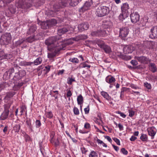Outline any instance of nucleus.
<instances>
[{"label":"nucleus","instance_id":"obj_1","mask_svg":"<svg viewBox=\"0 0 157 157\" xmlns=\"http://www.w3.org/2000/svg\"><path fill=\"white\" fill-rule=\"evenodd\" d=\"M59 39L58 36H55L46 40L45 43L47 46L48 50L51 51L52 48H56V46H62V43H59L57 41Z\"/></svg>","mask_w":157,"mask_h":157},{"label":"nucleus","instance_id":"obj_2","mask_svg":"<svg viewBox=\"0 0 157 157\" xmlns=\"http://www.w3.org/2000/svg\"><path fill=\"white\" fill-rule=\"evenodd\" d=\"M109 11V8L108 7L100 6L97 9L96 14L98 17H102L108 14Z\"/></svg>","mask_w":157,"mask_h":157},{"label":"nucleus","instance_id":"obj_3","mask_svg":"<svg viewBox=\"0 0 157 157\" xmlns=\"http://www.w3.org/2000/svg\"><path fill=\"white\" fill-rule=\"evenodd\" d=\"M90 34L93 36H105L107 35V33L105 29H99L92 31Z\"/></svg>","mask_w":157,"mask_h":157},{"label":"nucleus","instance_id":"obj_4","mask_svg":"<svg viewBox=\"0 0 157 157\" xmlns=\"http://www.w3.org/2000/svg\"><path fill=\"white\" fill-rule=\"evenodd\" d=\"M129 9V7L128 4L127 3H124L123 4V6L121 7V9L122 12H124V13H121L119 15V18L120 20H122L125 19L126 17L127 14L125 13L126 11Z\"/></svg>","mask_w":157,"mask_h":157},{"label":"nucleus","instance_id":"obj_5","mask_svg":"<svg viewBox=\"0 0 157 157\" xmlns=\"http://www.w3.org/2000/svg\"><path fill=\"white\" fill-rule=\"evenodd\" d=\"M129 30L127 27H123L120 28L119 36L122 39L126 37L128 35Z\"/></svg>","mask_w":157,"mask_h":157},{"label":"nucleus","instance_id":"obj_6","mask_svg":"<svg viewBox=\"0 0 157 157\" xmlns=\"http://www.w3.org/2000/svg\"><path fill=\"white\" fill-rule=\"evenodd\" d=\"M64 50L62 46H56V48H52L51 52L48 53V57L49 58H52L55 57L56 54L61 50Z\"/></svg>","mask_w":157,"mask_h":157},{"label":"nucleus","instance_id":"obj_7","mask_svg":"<svg viewBox=\"0 0 157 157\" xmlns=\"http://www.w3.org/2000/svg\"><path fill=\"white\" fill-rule=\"evenodd\" d=\"M156 43L155 42L149 41H145L144 42L143 46L148 49L153 48L155 46Z\"/></svg>","mask_w":157,"mask_h":157},{"label":"nucleus","instance_id":"obj_8","mask_svg":"<svg viewBox=\"0 0 157 157\" xmlns=\"http://www.w3.org/2000/svg\"><path fill=\"white\" fill-rule=\"evenodd\" d=\"M140 15L136 12L130 14V18L131 22L135 23L138 22L140 20Z\"/></svg>","mask_w":157,"mask_h":157},{"label":"nucleus","instance_id":"obj_9","mask_svg":"<svg viewBox=\"0 0 157 157\" xmlns=\"http://www.w3.org/2000/svg\"><path fill=\"white\" fill-rule=\"evenodd\" d=\"M89 27L88 23L84 22L78 25V28L79 32H82L85 30H87Z\"/></svg>","mask_w":157,"mask_h":157},{"label":"nucleus","instance_id":"obj_10","mask_svg":"<svg viewBox=\"0 0 157 157\" xmlns=\"http://www.w3.org/2000/svg\"><path fill=\"white\" fill-rule=\"evenodd\" d=\"M151 34L150 37L152 39L157 38V26H154L151 29Z\"/></svg>","mask_w":157,"mask_h":157},{"label":"nucleus","instance_id":"obj_11","mask_svg":"<svg viewBox=\"0 0 157 157\" xmlns=\"http://www.w3.org/2000/svg\"><path fill=\"white\" fill-rule=\"evenodd\" d=\"M1 39L7 43H9L11 39V35L10 33H6L1 37Z\"/></svg>","mask_w":157,"mask_h":157},{"label":"nucleus","instance_id":"obj_12","mask_svg":"<svg viewBox=\"0 0 157 157\" xmlns=\"http://www.w3.org/2000/svg\"><path fill=\"white\" fill-rule=\"evenodd\" d=\"M135 59L138 60L139 62L144 63H146L148 61V58L144 56H136L135 57Z\"/></svg>","mask_w":157,"mask_h":157},{"label":"nucleus","instance_id":"obj_13","mask_svg":"<svg viewBox=\"0 0 157 157\" xmlns=\"http://www.w3.org/2000/svg\"><path fill=\"white\" fill-rule=\"evenodd\" d=\"M133 48L131 45H127L125 46L123 48V51L125 54L131 53L133 51Z\"/></svg>","mask_w":157,"mask_h":157},{"label":"nucleus","instance_id":"obj_14","mask_svg":"<svg viewBox=\"0 0 157 157\" xmlns=\"http://www.w3.org/2000/svg\"><path fill=\"white\" fill-rule=\"evenodd\" d=\"M90 6V4L89 2H86L84 4V5L81 8L79 9L80 12H84L85 10L88 9L89 8Z\"/></svg>","mask_w":157,"mask_h":157},{"label":"nucleus","instance_id":"obj_15","mask_svg":"<svg viewBox=\"0 0 157 157\" xmlns=\"http://www.w3.org/2000/svg\"><path fill=\"white\" fill-rule=\"evenodd\" d=\"M154 128H151L148 131V134L149 136H151V139H153L154 138V136L156 133V132L154 130Z\"/></svg>","mask_w":157,"mask_h":157},{"label":"nucleus","instance_id":"obj_16","mask_svg":"<svg viewBox=\"0 0 157 157\" xmlns=\"http://www.w3.org/2000/svg\"><path fill=\"white\" fill-rule=\"evenodd\" d=\"M68 29L66 27H63L60 28L58 30V33L59 34V35L63 34L68 31Z\"/></svg>","mask_w":157,"mask_h":157},{"label":"nucleus","instance_id":"obj_17","mask_svg":"<svg viewBox=\"0 0 157 157\" xmlns=\"http://www.w3.org/2000/svg\"><path fill=\"white\" fill-rule=\"evenodd\" d=\"M9 113L4 111L0 117V119L4 120L8 118Z\"/></svg>","mask_w":157,"mask_h":157},{"label":"nucleus","instance_id":"obj_18","mask_svg":"<svg viewBox=\"0 0 157 157\" xmlns=\"http://www.w3.org/2000/svg\"><path fill=\"white\" fill-rule=\"evenodd\" d=\"M150 69L153 73L157 71V68L155 64L154 63H150L149 65Z\"/></svg>","mask_w":157,"mask_h":157},{"label":"nucleus","instance_id":"obj_19","mask_svg":"<svg viewBox=\"0 0 157 157\" xmlns=\"http://www.w3.org/2000/svg\"><path fill=\"white\" fill-rule=\"evenodd\" d=\"M68 2L66 0H62L59 3V7L62 8L65 7L68 5Z\"/></svg>","mask_w":157,"mask_h":157},{"label":"nucleus","instance_id":"obj_20","mask_svg":"<svg viewBox=\"0 0 157 157\" xmlns=\"http://www.w3.org/2000/svg\"><path fill=\"white\" fill-rule=\"evenodd\" d=\"M106 81L109 83H111L115 81V78L111 76H107L105 78Z\"/></svg>","mask_w":157,"mask_h":157},{"label":"nucleus","instance_id":"obj_21","mask_svg":"<svg viewBox=\"0 0 157 157\" xmlns=\"http://www.w3.org/2000/svg\"><path fill=\"white\" fill-rule=\"evenodd\" d=\"M101 94L107 100L110 101L111 100V97L109 96L107 93L104 91H102L101 92Z\"/></svg>","mask_w":157,"mask_h":157},{"label":"nucleus","instance_id":"obj_22","mask_svg":"<svg viewBox=\"0 0 157 157\" xmlns=\"http://www.w3.org/2000/svg\"><path fill=\"white\" fill-rule=\"evenodd\" d=\"M49 27L55 25L57 24V21L55 19H52L48 21Z\"/></svg>","mask_w":157,"mask_h":157},{"label":"nucleus","instance_id":"obj_23","mask_svg":"<svg viewBox=\"0 0 157 157\" xmlns=\"http://www.w3.org/2000/svg\"><path fill=\"white\" fill-rule=\"evenodd\" d=\"M41 28L43 29H46L49 27L48 21L46 22H41Z\"/></svg>","mask_w":157,"mask_h":157},{"label":"nucleus","instance_id":"obj_24","mask_svg":"<svg viewBox=\"0 0 157 157\" xmlns=\"http://www.w3.org/2000/svg\"><path fill=\"white\" fill-rule=\"evenodd\" d=\"M36 29V27L35 25H33L31 26L30 28L28 33L29 34H31L34 33Z\"/></svg>","mask_w":157,"mask_h":157},{"label":"nucleus","instance_id":"obj_25","mask_svg":"<svg viewBox=\"0 0 157 157\" xmlns=\"http://www.w3.org/2000/svg\"><path fill=\"white\" fill-rule=\"evenodd\" d=\"M77 101L78 105H81L83 103V98L81 94L78 96Z\"/></svg>","mask_w":157,"mask_h":157},{"label":"nucleus","instance_id":"obj_26","mask_svg":"<svg viewBox=\"0 0 157 157\" xmlns=\"http://www.w3.org/2000/svg\"><path fill=\"white\" fill-rule=\"evenodd\" d=\"M81 0H71L70 3V5L72 6H74L77 5Z\"/></svg>","mask_w":157,"mask_h":157},{"label":"nucleus","instance_id":"obj_27","mask_svg":"<svg viewBox=\"0 0 157 157\" xmlns=\"http://www.w3.org/2000/svg\"><path fill=\"white\" fill-rule=\"evenodd\" d=\"M106 53H109L111 52L110 47L105 44L103 46L102 48Z\"/></svg>","mask_w":157,"mask_h":157},{"label":"nucleus","instance_id":"obj_28","mask_svg":"<svg viewBox=\"0 0 157 157\" xmlns=\"http://www.w3.org/2000/svg\"><path fill=\"white\" fill-rule=\"evenodd\" d=\"M42 62V59L41 57H39L35 59L33 62L35 65H37L41 64Z\"/></svg>","mask_w":157,"mask_h":157},{"label":"nucleus","instance_id":"obj_29","mask_svg":"<svg viewBox=\"0 0 157 157\" xmlns=\"http://www.w3.org/2000/svg\"><path fill=\"white\" fill-rule=\"evenodd\" d=\"M11 105V103H9L4 105V111L9 113V109Z\"/></svg>","mask_w":157,"mask_h":157},{"label":"nucleus","instance_id":"obj_30","mask_svg":"<svg viewBox=\"0 0 157 157\" xmlns=\"http://www.w3.org/2000/svg\"><path fill=\"white\" fill-rule=\"evenodd\" d=\"M97 44L101 48H102L105 44L103 41L99 40L97 41Z\"/></svg>","mask_w":157,"mask_h":157},{"label":"nucleus","instance_id":"obj_31","mask_svg":"<svg viewBox=\"0 0 157 157\" xmlns=\"http://www.w3.org/2000/svg\"><path fill=\"white\" fill-rule=\"evenodd\" d=\"M33 63V62H27L25 61H22L20 63V65L22 66H29Z\"/></svg>","mask_w":157,"mask_h":157},{"label":"nucleus","instance_id":"obj_32","mask_svg":"<svg viewBox=\"0 0 157 157\" xmlns=\"http://www.w3.org/2000/svg\"><path fill=\"white\" fill-rule=\"evenodd\" d=\"M140 139L143 141H147V137L145 134H142L140 137Z\"/></svg>","mask_w":157,"mask_h":157},{"label":"nucleus","instance_id":"obj_33","mask_svg":"<svg viewBox=\"0 0 157 157\" xmlns=\"http://www.w3.org/2000/svg\"><path fill=\"white\" fill-rule=\"evenodd\" d=\"M37 39L35 38V36H33L29 37L27 39V41L29 42L32 43L35 40H36Z\"/></svg>","mask_w":157,"mask_h":157},{"label":"nucleus","instance_id":"obj_34","mask_svg":"<svg viewBox=\"0 0 157 157\" xmlns=\"http://www.w3.org/2000/svg\"><path fill=\"white\" fill-rule=\"evenodd\" d=\"M69 60L73 63H79V60L76 58H71L69 59Z\"/></svg>","mask_w":157,"mask_h":157},{"label":"nucleus","instance_id":"obj_35","mask_svg":"<svg viewBox=\"0 0 157 157\" xmlns=\"http://www.w3.org/2000/svg\"><path fill=\"white\" fill-rule=\"evenodd\" d=\"M13 95L14 94H13L12 92H10L8 93L5 96V99H7V100H9V99L10 98L12 97Z\"/></svg>","mask_w":157,"mask_h":157},{"label":"nucleus","instance_id":"obj_36","mask_svg":"<svg viewBox=\"0 0 157 157\" xmlns=\"http://www.w3.org/2000/svg\"><path fill=\"white\" fill-rule=\"evenodd\" d=\"M97 153L94 151H91L89 155V157H98Z\"/></svg>","mask_w":157,"mask_h":157},{"label":"nucleus","instance_id":"obj_37","mask_svg":"<svg viewBox=\"0 0 157 157\" xmlns=\"http://www.w3.org/2000/svg\"><path fill=\"white\" fill-rule=\"evenodd\" d=\"M20 125L19 124H16L13 127V129L16 132H18L20 129Z\"/></svg>","mask_w":157,"mask_h":157},{"label":"nucleus","instance_id":"obj_38","mask_svg":"<svg viewBox=\"0 0 157 157\" xmlns=\"http://www.w3.org/2000/svg\"><path fill=\"white\" fill-rule=\"evenodd\" d=\"M45 115L46 116L49 118H51L53 116V114L51 111L46 112Z\"/></svg>","mask_w":157,"mask_h":157},{"label":"nucleus","instance_id":"obj_39","mask_svg":"<svg viewBox=\"0 0 157 157\" xmlns=\"http://www.w3.org/2000/svg\"><path fill=\"white\" fill-rule=\"evenodd\" d=\"M131 57L130 56L123 55L121 59L124 60H128L131 59Z\"/></svg>","mask_w":157,"mask_h":157},{"label":"nucleus","instance_id":"obj_40","mask_svg":"<svg viewBox=\"0 0 157 157\" xmlns=\"http://www.w3.org/2000/svg\"><path fill=\"white\" fill-rule=\"evenodd\" d=\"M73 111L75 114L76 115H78L79 114V112L78 109L76 107H74Z\"/></svg>","mask_w":157,"mask_h":157},{"label":"nucleus","instance_id":"obj_41","mask_svg":"<svg viewBox=\"0 0 157 157\" xmlns=\"http://www.w3.org/2000/svg\"><path fill=\"white\" fill-rule=\"evenodd\" d=\"M18 72L21 78L24 76L26 74V72L25 70H21Z\"/></svg>","mask_w":157,"mask_h":157},{"label":"nucleus","instance_id":"obj_42","mask_svg":"<svg viewBox=\"0 0 157 157\" xmlns=\"http://www.w3.org/2000/svg\"><path fill=\"white\" fill-rule=\"evenodd\" d=\"M144 86L148 89H150L151 88V84L147 82L144 83Z\"/></svg>","mask_w":157,"mask_h":157},{"label":"nucleus","instance_id":"obj_43","mask_svg":"<svg viewBox=\"0 0 157 157\" xmlns=\"http://www.w3.org/2000/svg\"><path fill=\"white\" fill-rule=\"evenodd\" d=\"M51 66L47 65L45 67L44 69V70L45 71L46 73H48L50 70Z\"/></svg>","mask_w":157,"mask_h":157},{"label":"nucleus","instance_id":"obj_44","mask_svg":"<svg viewBox=\"0 0 157 157\" xmlns=\"http://www.w3.org/2000/svg\"><path fill=\"white\" fill-rule=\"evenodd\" d=\"M75 80L74 78H69L67 80V83L69 84H71L72 82H75Z\"/></svg>","mask_w":157,"mask_h":157},{"label":"nucleus","instance_id":"obj_45","mask_svg":"<svg viewBox=\"0 0 157 157\" xmlns=\"http://www.w3.org/2000/svg\"><path fill=\"white\" fill-rule=\"evenodd\" d=\"M36 126L37 128H39L41 125L40 121L39 120H36Z\"/></svg>","mask_w":157,"mask_h":157},{"label":"nucleus","instance_id":"obj_46","mask_svg":"<svg viewBox=\"0 0 157 157\" xmlns=\"http://www.w3.org/2000/svg\"><path fill=\"white\" fill-rule=\"evenodd\" d=\"M19 72L16 73L14 76V78L17 79H21V78Z\"/></svg>","mask_w":157,"mask_h":157},{"label":"nucleus","instance_id":"obj_47","mask_svg":"<svg viewBox=\"0 0 157 157\" xmlns=\"http://www.w3.org/2000/svg\"><path fill=\"white\" fill-rule=\"evenodd\" d=\"M24 40L23 39L19 40L16 42V44L17 45H19L22 44L24 42Z\"/></svg>","mask_w":157,"mask_h":157},{"label":"nucleus","instance_id":"obj_48","mask_svg":"<svg viewBox=\"0 0 157 157\" xmlns=\"http://www.w3.org/2000/svg\"><path fill=\"white\" fill-rule=\"evenodd\" d=\"M116 113L120 114V116L123 118H124L126 117V115L124 114L123 113H122L120 111H118L116 112Z\"/></svg>","mask_w":157,"mask_h":157},{"label":"nucleus","instance_id":"obj_49","mask_svg":"<svg viewBox=\"0 0 157 157\" xmlns=\"http://www.w3.org/2000/svg\"><path fill=\"white\" fill-rule=\"evenodd\" d=\"M121 152L124 155H126L128 153V151L124 148H123L121 149Z\"/></svg>","mask_w":157,"mask_h":157},{"label":"nucleus","instance_id":"obj_50","mask_svg":"<svg viewBox=\"0 0 157 157\" xmlns=\"http://www.w3.org/2000/svg\"><path fill=\"white\" fill-rule=\"evenodd\" d=\"M113 140L115 141L118 145H120V141L119 139L117 138L114 137L113 139Z\"/></svg>","mask_w":157,"mask_h":157},{"label":"nucleus","instance_id":"obj_51","mask_svg":"<svg viewBox=\"0 0 157 157\" xmlns=\"http://www.w3.org/2000/svg\"><path fill=\"white\" fill-rule=\"evenodd\" d=\"M131 63L133 66H136L138 64V63L135 60H132L131 61Z\"/></svg>","mask_w":157,"mask_h":157},{"label":"nucleus","instance_id":"obj_52","mask_svg":"<svg viewBox=\"0 0 157 157\" xmlns=\"http://www.w3.org/2000/svg\"><path fill=\"white\" fill-rule=\"evenodd\" d=\"M26 123L28 125L29 128L31 129V130H32V124H31L30 122H29L28 121H26Z\"/></svg>","mask_w":157,"mask_h":157},{"label":"nucleus","instance_id":"obj_53","mask_svg":"<svg viewBox=\"0 0 157 157\" xmlns=\"http://www.w3.org/2000/svg\"><path fill=\"white\" fill-rule=\"evenodd\" d=\"M90 127V125L88 123H86L84 125V128L86 129H89Z\"/></svg>","mask_w":157,"mask_h":157},{"label":"nucleus","instance_id":"obj_54","mask_svg":"<svg viewBox=\"0 0 157 157\" xmlns=\"http://www.w3.org/2000/svg\"><path fill=\"white\" fill-rule=\"evenodd\" d=\"M128 111L129 113V116L130 117H132L134 114V112L132 110H129Z\"/></svg>","mask_w":157,"mask_h":157},{"label":"nucleus","instance_id":"obj_55","mask_svg":"<svg viewBox=\"0 0 157 157\" xmlns=\"http://www.w3.org/2000/svg\"><path fill=\"white\" fill-rule=\"evenodd\" d=\"M82 154H86L87 150L84 147H82L81 148Z\"/></svg>","mask_w":157,"mask_h":157},{"label":"nucleus","instance_id":"obj_56","mask_svg":"<svg viewBox=\"0 0 157 157\" xmlns=\"http://www.w3.org/2000/svg\"><path fill=\"white\" fill-rule=\"evenodd\" d=\"M118 127L119 128V130L120 131H121L123 130L124 127L120 123H119L118 124Z\"/></svg>","mask_w":157,"mask_h":157},{"label":"nucleus","instance_id":"obj_57","mask_svg":"<svg viewBox=\"0 0 157 157\" xmlns=\"http://www.w3.org/2000/svg\"><path fill=\"white\" fill-rule=\"evenodd\" d=\"M87 37L86 35H83L80 36V39L81 40L86 39H87Z\"/></svg>","mask_w":157,"mask_h":157},{"label":"nucleus","instance_id":"obj_58","mask_svg":"<svg viewBox=\"0 0 157 157\" xmlns=\"http://www.w3.org/2000/svg\"><path fill=\"white\" fill-rule=\"evenodd\" d=\"M72 95V94L71 92V91L70 90H68L67 93V97H70Z\"/></svg>","mask_w":157,"mask_h":157},{"label":"nucleus","instance_id":"obj_59","mask_svg":"<svg viewBox=\"0 0 157 157\" xmlns=\"http://www.w3.org/2000/svg\"><path fill=\"white\" fill-rule=\"evenodd\" d=\"M112 146L113 147L114 149V150L117 151H118L119 150V148L118 147L114 145L113 144Z\"/></svg>","mask_w":157,"mask_h":157},{"label":"nucleus","instance_id":"obj_60","mask_svg":"<svg viewBox=\"0 0 157 157\" xmlns=\"http://www.w3.org/2000/svg\"><path fill=\"white\" fill-rule=\"evenodd\" d=\"M86 67L90 68V66L89 65L86 64L85 63H83L82 64V67L85 68Z\"/></svg>","mask_w":157,"mask_h":157},{"label":"nucleus","instance_id":"obj_61","mask_svg":"<svg viewBox=\"0 0 157 157\" xmlns=\"http://www.w3.org/2000/svg\"><path fill=\"white\" fill-rule=\"evenodd\" d=\"M123 55V54H122L121 52H118L117 53V55L121 58H122Z\"/></svg>","mask_w":157,"mask_h":157},{"label":"nucleus","instance_id":"obj_62","mask_svg":"<svg viewBox=\"0 0 157 157\" xmlns=\"http://www.w3.org/2000/svg\"><path fill=\"white\" fill-rule=\"evenodd\" d=\"M105 138L107 139L108 141H109L110 142H111L112 141V140L111 138L109 136H105Z\"/></svg>","mask_w":157,"mask_h":157},{"label":"nucleus","instance_id":"obj_63","mask_svg":"<svg viewBox=\"0 0 157 157\" xmlns=\"http://www.w3.org/2000/svg\"><path fill=\"white\" fill-rule=\"evenodd\" d=\"M84 110L86 114L88 113L89 111V108H86L84 109Z\"/></svg>","mask_w":157,"mask_h":157},{"label":"nucleus","instance_id":"obj_64","mask_svg":"<svg viewBox=\"0 0 157 157\" xmlns=\"http://www.w3.org/2000/svg\"><path fill=\"white\" fill-rule=\"evenodd\" d=\"M137 139V138L135 136H132L130 139V140L131 141H134Z\"/></svg>","mask_w":157,"mask_h":157}]
</instances>
